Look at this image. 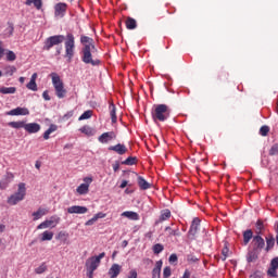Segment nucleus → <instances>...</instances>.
Listing matches in <instances>:
<instances>
[{
  "mask_svg": "<svg viewBox=\"0 0 278 278\" xmlns=\"http://www.w3.org/2000/svg\"><path fill=\"white\" fill-rule=\"evenodd\" d=\"M152 118L154 123H164V121H168L170 118V109L166 104H156L152 110Z\"/></svg>",
  "mask_w": 278,
  "mask_h": 278,
  "instance_id": "obj_1",
  "label": "nucleus"
},
{
  "mask_svg": "<svg viewBox=\"0 0 278 278\" xmlns=\"http://www.w3.org/2000/svg\"><path fill=\"white\" fill-rule=\"evenodd\" d=\"M50 76L52 78V85L54 86L58 99H64V97H66V89H64V83L56 73H51Z\"/></svg>",
  "mask_w": 278,
  "mask_h": 278,
  "instance_id": "obj_2",
  "label": "nucleus"
},
{
  "mask_svg": "<svg viewBox=\"0 0 278 278\" xmlns=\"http://www.w3.org/2000/svg\"><path fill=\"white\" fill-rule=\"evenodd\" d=\"M64 40H66V37L64 35L50 36L45 40L42 49L43 51H51L53 47H60V45H62Z\"/></svg>",
  "mask_w": 278,
  "mask_h": 278,
  "instance_id": "obj_3",
  "label": "nucleus"
},
{
  "mask_svg": "<svg viewBox=\"0 0 278 278\" xmlns=\"http://www.w3.org/2000/svg\"><path fill=\"white\" fill-rule=\"evenodd\" d=\"M81 61L84 64H91V66H99L101 60L92 58V48L86 46L81 49Z\"/></svg>",
  "mask_w": 278,
  "mask_h": 278,
  "instance_id": "obj_4",
  "label": "nucleus"
},
{
  "mask_svg": "<svg viewBox=\"0 0 278 278\" xmlns=\"http://www.w3.org/2000/svg\"><path fill=\"white\" fill-rule=\"evenodd\" d=\"M64 58H67V62H72L75 58V36L73 34L66 36Z\"/></svg>",
  "mask_w": 278,
  "mask_h": 278,
  "instance_id": "obj_5",
  "label": "nucleus"
},
{
  "mask_svg": "<svg viewBox=\"0 0 278 278\" xmlns=\"http://www.w3.org/2000/svg\"><path fill=\"white\" fill-rule=\"evenodd\" d=\"M26 192H27V189L25 188V184H24V182H21V184L18 185L17 192H15L14 194H12V195L8 199L9 205H16L17 203H21V201H23V199H25Z\"/></svg>",
  "mask_w": 278,
  "mask_h": 278,
  "instance_id": "obj_6",
  "label": "nucleus"
},
{
  "mask_svg": "<svg viewBox=\"0 0 278 278\" xmlns=\"http://www.w3.org/2000/svg\"><path fill=\"white\" fill-rule=\"evenodd\" d=\"M201 227V219H199V217H194L190 229L188 231V238L189 240H195L197 239V233H199V229Z\"/></svg>",
  "mask_w": 278,
  "mask_h": 278,
  "instance_id": "obj_7",
  "label": "nucleus"
},
{
  "mask_svg": "<svg viewBox=\"0 0 278 278\" xmlns=\"http://www.w3.org/2000/svg\"><path fill=\"white\" fill-rule=\"evenodd\" d=\"M60 223V217L52 216L50 219L42 222L37 226V229H53L54 227H58Z\"/></svg>",
  "mask_w": 278,
  "mask_h": 278,
  "instance_id": "obj_8",
  "label": "nucleus"
},
{
  "mask_svg": "<svg viewBox=\"0 0 278 278\" xmlns=\"http://www.w3.org/2000/svg\"><path fill=\"white\" fill-rule=\"evenodd\" d=\"M252 247L255 251H258L260 253H262V249L266 247V242L264 241V238H262V236L256 235L252 239Z\"/></svg>",
  "mask_w": 278,
  "mask_h": 278,
  "instance_id": "obj_9",
  "label": "nucleus"
},
{
  "mask_svg": "<svg viewBox=\"0 0 278 278\" xmlns=\"http://www.w3.org/2000/svg\"><path fill=\"white\" fill-rule=\"evenodd\" d=\"M67 8L68 5L64 2L56 3L54 5V16H60V18H64Z\"/></svg>",
  "mask_w": 278,
  "mask_h": 278,
  "instance_id": "obj_10",
  "label": "nucleus"
},
{
  "mask_svg": "<svg viewBox=\"0 0 278 278\" xmlns=\"http://www.w3.org/2000/svg\"><path fill=\"white\" fill-rule=\"evenodd\" d=\"M7 116H29V110L17 106L16 109L7 112Z\"/></svg>",
  "mask_w": 278,
  "mask_h": 278,
  "instance_id": "obj_11",
  "label": "nucleus"
},
{
  "mask_svg": "<svg viewBox=\"0 0 278 278\" xmlns=\"http://www.w3.org/2000/svg\"><path fill=\"white\" fill-rule=\"evenodd\" d=\"M100 264L101 263L99 262V260H96L94 257H91L89 263H87V270H88V275L90 278L94 274V270H97V268H99Z\"/></svg>",
  "mask_w": 278,
  "mask_h": 278,
  "instance_id": "obj_12",
  "label": "nucleus"
},
{
  "mask_svg": "<svg viewBox=\"0 0 278 278\" xmlns=\"http://www.w3.org/2000/svg\"><path fill=\"white\" fill-rule=\"evenodd\" d=\"M277 270H278V257L271 260L270 268L267 270L269 277L277 278Z\"/></svg>",
  "mask_w": 278,
  "mask_h": 278,
  "instance_id": "obj_13",
  "label": "nucleus"
},
{
  "mask_svg": "<svg viewBox=\"0 0 278 278\" xmlns=\"http://www.w3.org/2000/svg\"><path fill=\"white\" fill-rule=\"evenodd\" d=\"M116 138V134L114 131L104 132L99 137V142H102V144H108V142H111V140H114Z\"/></svg>",
  "mask_w": 278,
  "mask_h": 278,
  "instance_id": "obj_14",
  "label": "nucleus"
},
{
  "mask_svg": "<svg viewBox=\"0 0 278 278\" xmlns=\"http://www.w3.org/2000/svg\"><path fill=\"white\" fill-rule=\"evenodd\" d=\"M109 151H114L118 155H125L127 153V147L123 143H117L116 146L109 147Z\"/></svg>",
  "mask_w": 278,
  "mask_h": 278,
  "instance_id": "obj_15",
  "label": "nucleus"
},
{
  "mask_svg": "<svg viewBox=\"0 0 278 278\" xmlns=\"http://www.w3.org/2000/svg\"><path fill=\"white\" fill-rule=\"evenodd\" d=\"M87 212L88 207L86 206L74 205L67 208L68 214H86Z\"/></svg>",
  "mask_w": 278,
  "mask_h": 278,
  "instance_id": "obj_16",
  "label": "nucleus"
},
{
  "mask_svg": "<svg viewBox=\"0 0 278 278\" xmlns=\"http://www.w3.org/2000/svg\"><path fill=\"white\" fill-rule=\"evenodd\" d=\"M24 129L28 134H38V131H40V124H38V123L25 124V128Z\"/></svg>",
  "mask_w": 278,
  "mask_h": 278,
  "instance_id": "obj_17",
  "label": "nucleus"
},
{
  "mask_svg": "<svg viewBox=\"0 0 278 278\" xmlns=\"http://www.w3.org/2000/svg\"><path fill=\"white\" fill-rule=\"evenodd\" d=\"M80 42L81 45H84V47H89V49H94V39L86 35L80 36Z\"/></svg>",
  "mask_w": 278,
  "mask_h": 278,
  "instance_id": "obj_18",
  "label": "nucleus"
},
{
  "mask_svg": "<svg viewBox=\"0 0 278 278\" xmlns=\"http://www.w3.org/2000/svg\"><path fill=\"white\" fill-rule=\"evenodd\" d=\"M162 261H157L155 263V267L152 269V278H160L162 275V266H163Z\"/></svg>",
  "mask_w": 278,
  "mask_h": 278,
  "instance_id": "obj_19",
  "label": "nucleus"
},
{
  "mask_svg": "<svg viewBox=\"0 0 278 278\" xmlns=\"http://www.w3.org/2000/svg\"><path fill=\"white\" fill-rule=\"evenodd\" d=\"M168 218H170V210L165 208L161 212V215L155 222V225H160V223H164V220H168Z\"/></svg>",
  "mask_w": 278,
  "mask_h": 278,
  "instance_id": "obj_20",
  "label": "nucleus"
},
{
  "mask_svg": "<svg viewBox=\"0 0 278 278\" xmlns=\"http://www.w3.org/2000/svg\"><path fill=\"white\" fill-rule=\"evenodd\" d=\"M109 275L111 278H116L118 275H121V265L113 264L111 268L109 269Z\"/></svg>",
  "mask_w": 278,
  "mask_h": 278,
  "instance_id": "obj_21",
  "label": "nucleus"
},
{
  "mask_svg": "<svg viewBox=\"0 0 278 278\" xmlns=\"http://www.w3.org/2000/svg\"><path fill=\"white\" fill-rule=\"evenodd\" d=\"M122 216L125 218H129V220H140V215L134 211H126L122 213Z\"/></svg>",
  "mask_w": 278,
  "mask_h": 278,
  "instance_id": "obj_22",
  "label": "nucleus"
},
{
  "mask_svg": "<svg viewBox=\"0 0 278 278\" xmlns=\"http://www.w3.org/2000/svg\"><path fill=\"white\" fill-rule=\"evenodd\" d=\"M40 242H47L53 240V231L46 230L40 236Z\"/></svg>",
  "mask_w": 278,
  "mask_h": 278,
  "instance_id": "obj_23",
  "label": "nucleus"
},
{
  "mask_svg": "<svg viewBox=\"0 0 278 278\" xmlns=\"http://www.w3.org/2000/svg\"><path fill=\"white\" fill-rule=\"evenodd\" d=\"M138 186L141 190H149V188H151V184H149L142 176L138 177Z\"/></svg>",
  "mask_w": 278,
  "mask_h": 278,
  "instance_id": "obj_24",
  "label": "nucleus"
},
{
  "mask_svg": "<svg viewBox=\"0 0 278 278\" xmlns=\"http://www.w3.org/2000/svg\"><path fill=\"white\" fill-rule=\"evenodd\" d=\"M251 240H253V230L248 229L243 232V244H244V247H247V244H249V242H251Z\"/></svg>",
  "mask_w": 278,
  "mask_h": 278,
  "instance_id": "obj_25",
  "label": "nucleus"
},
{
  "mask_svg": "<svg viewBox=\"0 0 278 278\" xmlns=\"http://www.w3.org/2000/svg\"><path fill=\"white\" fill-rule=\"evenodd\" d=\"M257 255H260V251L252 249L248 252V256L247 260L249 263L251 262H255V260H257Z\"/></svg>",
  "mask_w": 278,
  "mask_h": 278,
  "instance_id": "obj_26",
  "label": "nucleus"
},
{
  "mask_svg": "<svg viewBox=\"0 0 278 278\" xmlns=\"http://www.w3.org/2000/svg\"><path fill=\"white\" fill-rule=\"evenodd\" d=\"M53 131H58V125L55 124H51L50 127L43 132V139L49 140V136H51Z\"/></svg>",
  "mask_w": 278,
  "mask_h": 278,
  "instance_id": "obj_27",
  "label": "nucleus"
},
{
  "mask_svg": "<svg viewBox=\"0 0 278 278\" xmlns=\"http://www.w3.org/2000/svg\"><path fill=\"white\" fill-rule=\"evenodd\" d=\"M55 239L60 240V242H63V244H66V242H68V233H66V231H60Z\"/></svg>",
  "mask_w": 278,
  "mask_h": 278,
  "instance_id": "obj_28",
  "label": "nucleus"
},
{
  "mask_svg": "<svg viewBox=\"0 0 278 278\" xmlns=\"http://www.w3.org/2000/svg\"><path fill=\"white\" fill-rule=\"evenodd\" d=\"M12 179H14V175L12 173H8L5 176V179H2L0 181V187L5 188V186H8V184H10V181H12Z\"/></svg>",
  "mask_w": 278,
  "mask_h": 278,
  "instance_id": "obj_29",
  "label": "nucleus"
},
{
  "mask_svg": "<svg viewBox=\"0 0 278 278\" xmlns=\"http://www.w3.org/2000/svg\"><path fill=\"white\" fill-rule=\"evenodd\" d=\"M126 27L127 29H136L138 27V24L134 17H128L126 20Z\"/></svg>",
  "mask_w": 278,
  "mask_h": 278,
  "instance_id": "obj_30",
  "label": "nucleus"
},
{
  "mask_svg": "<svg viewBox=\"0 0 278 278\" xmlns=\"http://www.w3.org/2000/svg\"><path fill=\"white\" fill-rule=\"evenodd\" d=\"M26 5H31L34 4V7L37 10H41L42 9V0H26L25 2Z\"/></svg>",
  "mask_w": 278,
  "mask_h": 278,
  "instance_id": "obj_31",
  "label": "nucleus"
},
{
  "mask_svg": "<svg viewBox=\"0 0 278 278\" xmlns=\"http://www.w3.org/2000/svg\"><path fill=\"white\" fill-rule=\"evenodd\" d=\"M9 127H12L13 129H25V122H10Z\"/></svg>",
  "mask_w": 278,
  "mask_h": 278,
  "instance_id": "obj_32",
  "label": "nucleus"
},
{
  "mask_svg": "<svg viewBox=\"0 0 278 278\" xmlns=\"http://www.w3.org/2000/svg\"><path fill=\"white\" fill-rule=\"evenodd\" d=\"M16 92L15 87H1L0 93L1 94H14Z\"/></svg>",
  "mask_w": 278,
  "mask_h": 278,
  "instance_id": "obj_33",
  "label": "nucleus"
},
{
  "mask_svg": "<svg viewBox=\"0 0 278 278\" xmlns=\"http://www.w3.org/2000/svg\"><path fill=\"white\" fill-rule=\"evenodd\" d=\"M110 115H111L112 123H116V121H117V117H116V105L110 104Z\"/></svg>",
  "mask_w": 278,
  "mask_h": 278,
  "instance_id": "obj_34",
  "label": "nucleus"
},
{
  "mask_svg": "<svg viewBox=\"0 0 278 278\" xmlns=\"http://www.w3.org/2000/svg\"><path fill=\"white\" fill-rule=\"evenodd\" d=\"M79 131H81V134H85V136H94V132L90 126H83Z\"/></svg>",
  "mask_w": 278,
  "mask_h": 278,
  "instance_id": "obj_35",
  "label": "nucleus"
},
{
  "mask_svg": "<svg viewBox=\"0 0 278 278\" xmlns=\"http://www.w3.org/2000/svg\"><path fill=\"white\" fill-rule=\"evenodd\" d=\"M88 185L81 184L80 186L77 187L76 192H78V194H88Z\"/></svg>",
  "mask_w": 278,
  "mask_h": 278,
  "instance_id": "obj_36",
  "label": "nucleus"
},
{
  "mask_svg": "<svg viewBox=\"0 0 278 278\" xmlns=\"http://www.w3.org/2000/svg\"><path fill=\"white\" fill-rule=\"evenodd\" d=\"M88 118H92V111H85L79 117L78 121H88Z\"/></svg>",
  "mask_w": 278,
  "mask_h": 278,
  "instance_id": "obj_37",
  "label": "nucleus"
},
{
  "mask_svg": "<svg viewBox=\"0 0 278 278\" xmlns=\"http://www.w3.org/2000/svg\"><path fill=\"white\" fill-rule=\"evenodd\" d=\"M47 214L43 208H39L38 211L33 213L34 220H39V218H42Z\"/></svg>",
  "mask_w": 278,
  "mask_h": 278,
  "instance_id": "obj_38",
  "label": "nucleus"
},
{
  "mask_svg": "<svg viewBox=\"0 0 278 278\" xmlns=\"http://www.w3.org/2000/svg\"><path fill=\"white\" fill-rule=\"evenodd\" d=\"M162 251H164V245H162V243H156L153 245V253L155 255H160V253H162Z\"/></svg>",
  "mask_w": 278,
  "mask_h": 278,
  "instance_id": "obj_39",
  "label": "nucleus"
},
{
  "mask_svg": "<svg viewBox=\"0 0 278 278\" xmlns=\"http://www.w3.org/2000/svg\"><path fill=\"white\" fill-rule=\"evenodd\" d=\"M26 88L28 90H33V92H37L38 91V85L36 84L35 80H30L27 85Z\"/></svg>",
  "mask_w": 278,
  "mask_h": 278,
  "instance_id": "obj_40",
  "label": "nucleus"
},
{
  "mask_svg": "<svg viewBox=\"0 0 278 278\" xmlns=\"http://www.w3.org/2000/svg\"><path fill=\"white\" fill-rule=\"evenodd\" d=\"M122 164H124L125 166H134V164H136V157L129 156L124 162H122Z\"/></svg>",
  "mask_w": 278,
  "mask_h": 278,
  "instance_id": "obj_41",
  "label": "nucleus"
},
{
  "mask_svg": "<svg viewBox=\"0 0 278 278\" xmlns=\"http://www.w3.org/2000/svg\"><path fill=\"white\" fill-rule=\"evenodd\" d=\"M266 251H270V249H273L275 247V238L270 237V238H266Z\"/></svg>",
  "mask_w": 278,
  "mask_h": 278,
  "instance_id": "obj_42",
  "label": "nucleus"
},
{
  "mask_svg": "<svg viewBox=\"0 0 278 278\" xmlns=\"http://www.w3.org/2000/svg\"><path fill=\"white\" fill-rule=\"evenodd\" d=\"M14 60H16V53H14V51H12V50H8L7 51V61L14 62Z\"/></svg>",
  "mask_w": 278,
  "mask_h": 278,
  "instance_id": "obj_43",
  "label": "nucleus"
},
{
  "mask_svg": "<svg viewBox=\"0 0 278 278\" xmlns=\"http://www.w3.org/2000/svg\"><path fill=\"white\" fill-rule=\"evenodd\" d=\"M165 231H167L169 236H181V232H179V229L173 230L170 226H167L165 228Z\"/></svg>",
  "mask_w": 278,
  "mask_h": 278,
  "instance_id": "obj_44",
  "label": "nucleus"
},
{
  "mask_svg": "<svg viewBox=\"0 0 278 278\" xmlns=\"http://www.w3.org/2000/svg\"><path fill=\"white\" fill-rule=\"evenodd\" d=\"M47 271V265L42 263L39 267L35 268L36 275H42V273Z\"/></svg>",
  "mask_w": 278,
  "mask_h": 278,
  "instance_id": "obj_45",
  "label": "nucleus"
},
{
  "mask_svg": "<svg viewBox=\"0 0 278 278\" xmlns=\"http://www.w3.org/2000/svg\"><path fill=\"white\" fill-rule=\"evenodd\" d=\"M16 73V67L15 66H8L5 67V75L9 77H12Z\"/></svg>",
  "mask_w": 278,
  "mask_h": 278,
  "instance_id": "obj_46",
  "label": "nucleus"
},
{
  "mask_svg": "<svg viewBox=\"0 0 278 278\" xmlns=\"http://www.w3.org/2000/svg\"><path fill=\"white\" fill-rule=\"evenodd\" d=\"M256 229H257V233L260 236V233H262L263 229H264V222H262V219H258L256 222Z\"/></svg>",
  "mask_w": 278,
  "mask_h": 278,
  "instance_id": "obj_47",
  "label": "nucleus"
},
{
  "mask_svg": "<svg viewBox=\"0 0 278 278\" xmlns=\"http://www.w3.org/2000/svg\"><path fill=\"white\" fill-rule=\"evenodd\" d=\"M99 220V215H94L91 219L86 222L87 227L94 225Z\"/></svg>",
  "mask_w": 278,
  "mask_h": 278,
  "instance_id": "obj_48",
  "label": "nucleus"
},
{
  "mask_svg": "<svg viewBox=\"0 0 278 278\" xmlns=\"http://www.w3.org/2000/svg\"><path fill=\"white\" fill-rule=\"evenodd\" d=\"M269 155H278V143H275L274 146H271L269 150Z\"/></svg>",
  "mask_w": 278,
  "mask_h": 278,
  "instance_id": "obj_49",
  "label": "nucleus"
},
{
  "mask_svg": "<svg viewBox=\"0 0 278 278\" xmlns=\"http://www.w3.org/2000/svg\"><path fill=\"white\" fill-rule=\"evenodd\" d=\"M268 131H270V128L268 126H262L260 129L261 136H268Z\"/></svg>",
  "mask_w": 278,
  "mask_h": 278,
  "instance_id": "obj_50",
  "label": "nucleus"
},
{
  "mask_svg": "<svg viewBox=\"0 0 278 278\" xmlns=\"http://www.w3.org/2000/svg\"><path fill=\"white\" fill-rule=\"evenodd\" d=\"M170 275H172V269H170L169 266H166V267L163 269V277H164V278H168V277H170Z\"/></svg>",
  "mask_w": 278,
  "mask_h": 278,
  "instance_id": "obj_51",
  "label": "nucleus"
},
{
  "mask_svg": "<svg viewBox=\"0 0 278 278\" xmlns=\"http://www.w3.org/2000/svg\"><path fill=\"white\" fill-rule=\"evenodd\" d=\"M188 262H191L192 264L199 262V258L194 255L187 256Z\"/></svg>",
  "mask_w": 278,
  "mask_h": 278,
  "instance_id": "obj_52",
  "label": "nucleus"
},
{
  "mask_svg": "<svg viewBox=\"0 0 278 278\" xmlns=\"http://www.w3.org/2000/svg\"><path fill=\"white\" fill-rule=\"evenodd\" d=\"M84 185H87L88 188H90V184H92V177H86L84 178Z\"/></svg>",
  "mask_w": 278,
  "mask_h": 278,
  "instance_id": "obj_53",
  "label": "nucleus"
},
{
  "mask_svg": "<svg viewBox=\"0 0 278 278\" xmlns=\"http://www.w3.org/2000/svg\"><path fill=\"white\" fill-rule=\"evenodd\" d=\"M229 253V249L224 248L222 251V254L224 255V257L222 258L223 262H225V260H227V254Z\"/></svg>",
  "mask_w": 278,
  "mask_h": 278,
  "instance_id": "obj_54",
  "label": "nucleus"
},
{
  "mask_svg": "<svg viewBox=\"0 0 278 278\" xmlns=\"http://www.w3.org/2000/svg\"><path fill=\"white\" fill-rule=\"evenodd\" d=\"M42 98L45 99V101H51V97L49 96V91H43L42 93Z\"/></svg>",
  "mask_w": 278,
  "mask_h": 278,
  "instance_id": "obj_55",
  "label": "nucleus"
},
{
  "mask_svg": "<svg viewBox=\"0 0 278 278\" xmlns=\"http://www.w3.org/2000/svg\"><path fill=\"white\" fill-rule=\"evenodd\" d=\"M3 43L0 41V60L5 55V49L2 46Z\"/></svg>",
  "mask_w": 278,
  "mask_h": 278,
  "instance_id": "obj_56",
  "label": "nucleus"
},
{
  "mask_svg": "<svg viewBox=\"0 0 278 278\" xmlns=\"http://www.w3.org/2000/svg\"><path fill=\"white\" fill-rule=\"evenodd\" d=\"M103 257H105V252H102L98 256H94V258L98 260V262L100 263H101V260H103Z\"/></svg>",
  "mask_w": 278,
  "mask_h": 278,
  "instance_id": "obj_57",
  "label": "nucleus"
},
{
  "mask_svg": "<svg viewBox=\"0 0 278 278\" xmlns=\"http://www.w3.org/2000/svg\"><path fill=\"white\" fill-rule=\"evenodd\" d=\"M119 168H121V164H119L118 162H116V163L113 165V170H114V173H118Z\"/></svg>",
  "mask_w": 278,
  "mask_h": 278,
  "instance_id": "obj_58",
  "label": "nucleus"
},
{
  "mask_svg": "<svg viewBox=\"0 0 278 278\" xmlns=\"http://www.w3.org/2000/svg\"><path fill=\"white\" fill-rule=\"evenodd\" d=\"M169 262H170V263L177 262V254H170V256H169Z\"/></svg>",
  "mask_w": 278,
  "mask_h": 278,
  "instance_id": "obj_59",
  "label": "nucleus"
},
{
  "mask_svg": "<svg viewBox=\"0 0 278 278\" xmlns=\"http://www.w3.org/2000/svg\"><path fill=\"white\" fill-rule=\"evenodd\" d=\"M61 53H62V46H56L54 55H60Z\"/></svg>",
  "mask_w": 278,
  "mask_h": 278,
  "instance_id": "obj_60",
  "label": "nucleus"
},
{
  "mask_svg": "<svg viewBox=\"0 0 278 278\" xmlns=\"http://www.w3.org/2000/svg\"><path fill=\"white\" fill-rule=\"evenodd\" d=\"M127 184L128 181L127 180H123L122 184L119 185V188H127Z\"/></svg>",
  "mask_w": 278,
  "mask_h": 278,
  "instance_id": "obj_61",
  "label": "nucleus"
},
{
  "mask_svg": "<svg viewBox=\"0 0 278 278\" xmlns=\"http://www.w3.org/2000/svg\"><path fill=\"white\" fill-rule=\"evenodd\" d=\"M38 79V74L34 73L30 77V81H36Z\"/></svg>",
  "mask_w": 278,
  "mask_h": 278,
  "instance_id": "obj_62",
  "label": "nucleus"
},
{
  "mask_svg": "<svg viewBox=\"0 0 278 278\" xmlns=\"http://www.w3.org/2000/svg\"><path fill=\"white\" fill-rule=\"evenodd\" d=\"M96 216H98V218H104L105 217V215L103 213H98V214H96Z\"/></svg>",
  "mask_w": 278,
  "mask_h": 278,
  "instance_id": "obj_63",
  "label": "nucleus"
},
{
  "mask_svg": "<svg viewBox=\"0 0 278 278\" xmlns=\"http://www.w3.org/2000/svg\"><path fill=\"white\" fill-rule=\"evenodd\" d=\"M40 166H41L40 162L37 161L36 164H35V167L40 169Z\"/></svg>",
  "mask_w": 278,
  "mask_h": 278,
  "instance_id": "obj_64",
  "label": "nucleus"
}]
</instances>
